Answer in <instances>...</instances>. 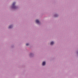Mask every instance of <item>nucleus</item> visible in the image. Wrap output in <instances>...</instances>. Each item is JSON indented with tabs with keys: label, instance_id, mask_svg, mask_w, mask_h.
Instances as JSON below:
<instances>
[{
	"label": "nucleus",
	"instance_id": "nucleus-1",
	"mask_svg": "<svg viewBox=\"0 0 78 78\" xmlns=\"http://www.w3.org/2000/svg\"><path fill=\"white\" fill-rule=\"evenodd\" d=\"M16 4V2H14L13 3L12 5V8H16V6H15V4Z\"/></svg>",
	"mask_w": 78,
	"mask_h": 78
},
{
	"label": "nucleus",
	"instance_id": "nucleus-2",
	"mask_svg": "<svg viewBox=\"0 0 78 78\" xmlns=\"http://www.w3.org/2000/svg\"><path fill=\"white\" fill-rule=\"evenodd\" d=\"M42 66H45V62H44L42 63Z\"/></svg>",
	"mask_w": 78,
	"mask_h": 78
},
{
	"label": "nucleus",
	"instance_id": "nucleus-3",
	"mask_svg": "<svg viewBox=\"0 0 78 78\" xmlns=\"http://www.w3.org/2000/svg\"><path fill=\"white\" fill-rule=\"evenodd\" d=\"M36 22L37 23H39V21L38 20H36Z\"/></svg>",
	"mask_w": 78,
	"mask_h": 78
},
{
	"label": "nucleus",
	"instance_id": "nucleus-4",
	"mask_svg": "<svg viewBox=\"0 0 78 78\" xmlns=\"http://www.w3.org/2000/svg\"><path fill=\"white\" fill-rule=\"evenodd\" d=\"M54 44V42L53 41H52L51 42V45H53Z\"/></svg>",
	"mask_w": 78,
	"mask_h": 78
},
{
	"label": "nucleus",
	"instance_id": "nucleus-5",
	"mask_svg": "<svg viewBox=\"0 0 78 78\" xmlns=\"http://www.w3.org/2000/svg\"><path fill=\"white\" fill-rule=\"evenodd\" d=\"M12 25H11V26H9V28H12Z\"/></svg>",
	"mask_w": 78,
	"mask_h": 78
},
{
	"label": "nucleus",
	"instance_id": "nucleus-6",
	"mask_svg": "<svg viewBox=\"0 0 78 78\" xmlns=\"http://www.w3.org/2000/svg\"><path fill=\"white\" fill-rule=\"evenodd\" d=\"M55 17H57L58 16V15L56 14L54 15Z\"/></svg>",
	"mask_w": 78,
	"mask_h": 78
},
{
	"label": "nucleus",
	"instance_id": "nucleus-7",
	"mask_svg": "<svg viewBox=\"0 0 78 78\" xmlns=\"http://www.w3.org/2000/svg\"><path fill=\"white\" fill-rule=\"evenodd\" d=\"M26 45H27H27H29V44L27 43V44H26Z\"/></svg>",
	"mask_w": 78,
	"mask_h": 78
}]
</instances>
